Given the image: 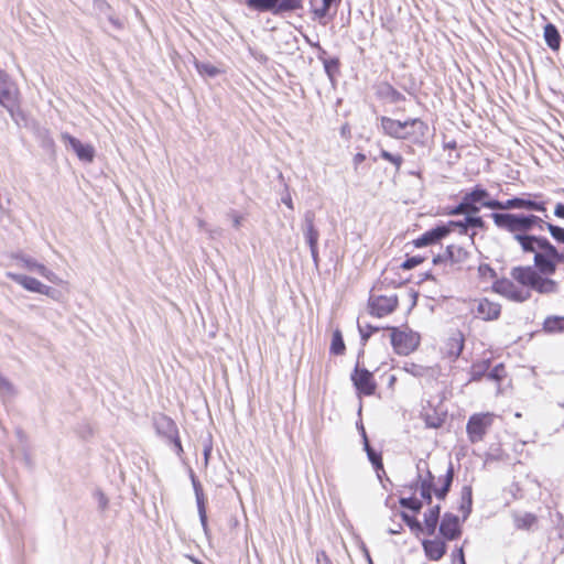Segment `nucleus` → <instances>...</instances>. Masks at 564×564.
Wrapping results in <instances>:
<instances>
[{
  "label": "nucleus",
  "mask_w": 564,
  "mask_h": 564,
  "mask_svg": "<svg viewBox=\"0 0 564 564\" xmlns=\"http://www.w3.org/2000/svg\"><path fill=\"white\" fill-rule=\"evenodd\" d=\"M440 532L449 541L458 539L462 534L458 517L445 513L440 525Z\"/></svg>",
  "instance_id": "obj_15"
},
{
  "label": "nucleus",
  "mask_w": 564,
  "mask_h": 564,
  "mask_svg": "<svg viewBox=\"0 0 564 564\" xmlns=\"http://www.w3.org/2000/svg\"><path fill=\"white\" fill-rule=\"evenodd\" d=\"M416 468L417 470L421 473L422 470H426V477L422 479L421 475H419V478L421 479V481H427L430 482L431 485V488H433V481H434V476L432 475V473L427 469V464L425 462H419V464L416 465Z\"/></svg>",
  "instance_id": "obj_43"
},
{
  "label": "nucleus",
  "mask_w": 564,
  "mask_h": 564,
  "mask_svg": "<svg viewBox=\"0 0 564 564\" xmlns=\"http://www.w3.org/2000/svg\"><path fill=\"white\" fill-rule=\"evenodd\" d=\"M315 214L307 210L304 215L303 234L308 247H317L319 232L314 225Z\"/></svg>",
  "instance_id": "obj_18"
},
{
  "label": "nucleus",
  "mask_w": 564,
  "mask_h": 564,
  "mask_svg": "<svg viewBox=\"0 0 564 564\" xmlns=\"http://www.w3.org/2000/svg\"><path fill=\"white\" fill-rule=\"evenodd\" d=\"M449 228L451 227H457L459 228V231L462 234H467V230H468V226H465L464 224V220L462 221H449V224L447 225Z\"/></svg>",
  "instance_id": "obj_53"
},
{
  "label": "nucleus",
  "mask_w": 564,
  "mask_h": 564,
  "mask_svg": "<svg viewBox=\"0 0 564 564\" xmlns=\"http://www.w3.org/2000/svg\"><path fill=\"white\" fill-rule=\"evenodd\" d=\"M247 6L258 11H270L275 14V0H247Z\"/></svg>",
  "instance_id": "obj_31"
},
{
  "label": "nucleus",
  "mask_w": 564,
  "mask_h": 564,
  "mask_svg": "<svg viewBox=\"0 0 564 564\" xmlns=\"http://www.w3.org/2000/svg\"><path fill=\"white\" fill-rule=\"evenodd\" d=\"M362 437H364V446H365V451L368 453V451H369V449H373V448L370 446V444H369V442H368V438H367V436H366V432H365V430H362Z\"/></svg>",
  "instance_id": "obj_62"
},
{
  "label": "nucleus",
  "mask_w": 564,
  "mask_h": 564,
  "mask_svg": "<svg viewBox=\"0 0 564 564\" xmlns=\"http://www.w3.org/2000/svg\"><path fill=\"white\" fill-rule=\"evenodd\" d=\"M18 88L8 74L0 69V106L6 108L18 126L28 127L24 113L17 108Z\"/></svg>",
  "instance_id": "obj_3"
},
{
  "label": "nucleus",
  "mask_w": 564,
  "mask_h": 564,
  "mask_svg": "<svg viewBox=\"0 0 564 564\" xmlns=\"http://www.w3.org/2000/svg\"><path fill=\"white\" fill-rule=\"evenodd\" d=\"M475 314L484 321L497 319L500 315V305L487 299L478 301Z\"/></svg>",
  "instance_id": "obj_17"
},
{
  "label": "nucleus",
  "mask_w": 564,
  "mask_h": 564,
  "mask_svg": "<svg viewBox=\"0 0 564 564\" xmlns=\"http://www.w3.org/2000/svg\"><path fill=\"white\" fill-rule=\"evenodd\" d=\"M495 290L503 295L505 297L516 301V302H524L530 299L531 293L529 290L518 286L512 281L502 279L497 281L495 284Z\"/></svg>",
  "instance_id": "obj_8"
},
{
  "label": "nucleus",
  "mask_w": 564,
  "mask_h": 564,
  "mask_svg": "<svg viewBox=\"0 0 564 564\" xmlns=\"http://www.w3.org/2000/svg\"><path fill=\"white\" fill-rule=\"evenodd\" d=\"M107 503H108L107 498L104 496V494H100V498H99L100 508L105 509L107 507Z\"/></svg>",
  "instance_id": "obj_64"
},
{
  "label": "nucleus",
  "mask_w": 564,
  "mask_h": 564,
  "mask_svg": "<svg viewBox=\"0 0 564 564\" xmlns=\"http://www.w3.org/2000/svg\"><path fill=\"white\" fill-rule=\"evenodd\" d=\"M454 478V470L452 464L449 465L446 475L443 478V486L441 488H431L430 482L421 481L420 494L421 497L427 502H432V491L434 490L435 496L438 499H444L449 491L451 485Z\"/></svg>",
  "instance_id": "obj_7"
},
{
  "label": "nucleus",
  "mask_w": 564,
  "mask_h": 564,
  "mask_svg": "<svg viewBox=\"0 0 564 564\" xmlns=\"http://www.w3.org/2000/svg\"><path fill=\"white\" fill-rule=\"evenodd\" d=\"M400 505L413 511H419L422 508V502L415 498H401Z\"/></svg>",
  "instance_id": "obj_40"
},
{
  "label": "nucleus",
  "mask_w": 564,
  "mask_h": 564,
  "mask_svg": "<svg viewBox=\"0 0 564 564\" xmlns=\"http://www.w3.org/2000/svg\"><path fill=\"white\" fill-rule=\"evenodd\" d=\"M456 552H457V557H458L459 564H462L463 562H466L463 547L457 549Z\"/></svg>",
  "instance_id": "obj_63"
},
{
  "label": "nucleus",
  "mask_w": 564,
  "mask_h": 564,
  "mask_svg": "<svg viewBox=\"0 0 564 564\" xmlns=\"http://www.w3.org/2000/svg\"><path fill=\"white\" fill-rule=\"evenodd\" d=\"M440 506H435L431 508L427 512L424 514V523L427 534L433 535L435 533L437 522L440 519Z\"/></svg>",
  "instance_id": "obj_24"
},
{
  "label": "nucleus",
  "mask_w": 564,
  "mask_h": 564,
  "mask_svg": "<svg viewBox=\"0 0 564 564\" xmlns=\"http://www.w3.org/2000/svg\"><path fill=\"white\" fill-rule=\"evenodd\" d=\"M37 274H41L42 276L46 278L47 281L51 283H58V281H63L55 273L40 264H37Z\"/></svg>",
  "instance_id": "obj_41"
},
{
  "label": "nucleus",
  "mask_w": 564,
  "mask_h": 564,
  "mask_svg": "<svg viewBox=\"0 0 564 564\" xmlns=\"http://www.w3.org/2000/svg\"><path fill=\"white\" fill-rule=\"evenodd\" d=\"M463 199L467 203V208L470 214H477L479 212V205L487 207L486 203L491 200L489 198V193L479 186H476L471 192L466 193Z\"/></svg>",
  "instance_id": "obj_12"
},
{
  "label": "nucleus",
  "mask_w": 564,
  "mask_h": 564,
  "mask_svg": "<svg viewBox=\"0 0 564 564\" xmlns=\"http://www.w3.org/2000/svg\"><path fill=\"white\" fill-rule=\"evenodd\" d=\"M543 329L546 333H564V316H549L543 323Z\"/></svg>",
  "instance_id": "obj_26"
},
{
  "label": "nucleus",
  "mask_w": 564,
  "mask_h": 564,
  "mask_svg": "<svg viewBox=\"0 0 564 564\" xmlns=\"http://www.w3.org/2000/svg\"><path fill=\"white\" fill-rule=\"evenodd\" d=\"M486 205H487V208H490V209H500V210L518 209V197L507 199L506 202L491 199L490 202L486 203Z\"/></svg>",
  "instance_id": "obj_30"
},
{
  "label": "nucleus",
  "mask_w": 564,
  "mask_h": 564,
  "mask_svg": "<svg viewBox=\"0 0 564 564\" xmlns=\"http://www.w3.org/2000/svg\"><path fill=\"white\" fill-rule=\"evenodd\" d=\"M492 423V415L490 413H478L469 417L466 432L471 443H477L484 440L488 427Z\"/></svg>",
  "instance_id": "obj_5"
},
{
  "label": "nucleus",
  "mask_w": 564,
  "mask_h": 564,
  "mask_svg": "<svg viewBox=\"0 0 564 564\" xmlns=\"http://www.w3.org/2000/svg\"><path fill=\"white\" fill-rule=\"evenodd\" d=\"M109 22H110L113 26H116V28H118V29H120V28L122 26L121 21H120L119 19H117V18L111 17V15L109 17Z\"/></svg>",
  "instance_id": "obj_61"
},
{
  "label": "nucleus",
  "mask_w": 564,
  "mask_h": 564,
  "mask_svg": "<svg viewBox=\"0 0 564 564\" xmlns=\"http://www.w3.org/2000/svg\"><path fill=\"white\" fill-rule=\"evenodd\" d=\"M451 232L448 226L442 225L425 231L422 236L413 241L417 248L437 243Z\"/></svg>",
  "instance_id": "obj_13"
},
{
  "label": "nucleus",
  "mask_w": 564,
  "mask_h": 564,
  "mask_svg": "<svg viewBox=\"0 0 564 564\" xmlns=\"http://www.w3.org/2000/svg\"><path fill=\"white\" fill-rule=\"evenodd\" d=\"M423 549L431 561H438L446 553V544L440 539L423 541Z\"/></svg>",
  "instance_id": "obj_19"
},
{
  "label": "nucleus",
  "mask_w": 564,
  "mask_h": 564,
  "mask_svg": "<svg viewBox=\"0 0 564 564\" xmlns=\"http://www.w3.org/2000/svg\"><path fill=\"white\" fill-rule=\"evenodd\" d=\"M154 426L158 434L167 437L174 444L177 455H181L183 447L177 436V427L174 421L166 415L160 414L154 417Z\"/></svg>",
  "instance_id": "obj_6"
},
{
  "label": "nucleus",
  "mask_w": 564,
  "mask_h": 564,
  "mask_svg": "<svg viewBox=\"0 0 564 564\" xmlns=\"http://www.w3.org/2000/svg\"><path fill=\"white\" fill-rule=\"evenodd\" d=\"M0 392L3 394H10L12 392L11 383L2 376H0Z\"/></svg>",
  "instance_id": "obj_49"
},
{
  "label": "nucleus",
  "mask_w": 564,
  "mask_h": 564,
  "mask_svg": "<svg viewBox=\"0 0 564 564\" xmlns=\"http://www.w3.org/2000/svg\"><path fill=\"white\" fill-rule=\"evenodd\" d=\"M62 139L64 141L65 147L74 151L80 161L86 163L93 162L95 158V149L93 145L88 143H83L78 139L68 133H63Z\"/></svg>",
  "instance_id": "obj_10"
},
{
  "label": "nucleus",
  "mask_w": 564,
  "mask_h": 564,
  "mask_svg": "<svg viewBox=\"0 0 564 564\" xmlns=\"http://www.w3.org/2000/svg\"><path fill=\"white\" fill-rule=\"evenodd\" d=\"M512 517L514 527L520 530H528L536 522V517L529 512H514Z\"/></svg>",
  "instance_id": "obj_25"
},
{
  "label": "nucleus",
  "mask_w": 564,
  "mask_h": 564,
  "mask_svg": "<svg viewBox=\"0 0 564 564\" xmlns=\"http://www.w3.org/2000/svg\"><path fill=\"white\" fill-rule=\"evenodd\" d=\"M330 351L334 355H343L345 351V343L339 330H335L332 337Z\"/></svg>",
  "instance_id": "obj_32"
},
{
  "label": "nucleus",
  "mask_w": 564,
  "mask_h": 564,
  "mask_svg": "<svg viewBox=\"0 0 564 564\" xmlns=\"http://www.w3.org/2000/svg\"><path fill=\"white\" fill-rule=\"evenodd\" d=\"M452 215H462L465 214L466 216L470 214L469 209L467 208V203L462 199V202L451 212Z\"/></svg>",
  "instance_id": "obj_47"
},
{
  "label": "nucleus",
  "mask_w": 564,
  "mask_h": 564,
  "mask_svg": "<svg viewBox=\"0 0 564 564\" xmlns=\"http://www.w3.org/2000/svg\"><path fill=\"white\" fill-rule=\"evenodd\" d=\"M464 224L468 228H484L485 226L482 218L476 216V214H468L464 219Z\"/></svg>",
  "instance_id": "obj_38"
},
{
  "label": "nucleus",
  "mask_w": 564,
  "mask_h": 564,
  "mask_svg": "<svg viewBox=\"0 0 564 564\" xmlns=\"http://www.w3.org/2000/svg\"><path fill=\"white\" fill-rule=\"evenodd\" d=\"M488 362L473 365L470 369V381L479 380L488 370Z\"/></svg>",
  "instance_id": "obj_37"
},
{
  "label": "nucleus",
  "mask_w": 564,
  "mask_h": 564,
  "mask_svg": "<svg viewBox=\"0 0 564 564\" xmlns=\"http://www.w3.org/2000/svg\"><path fill=\"white\" fill-rule=\"evenodd\" d=\"M478 271L481 275L494 274V270L489 264H480Z\"/></svg>",
  "instance_id": "obj_54"
},
{
  "label": "nucleus",
  "mask_w": 564,
  "mask_h": 564,
  "mask_svg": "<svg viewBox=\"0 0 564 564\" xmlns=\"http://www.w3.org/2000/svg\"><path fill=\"white\" fill-rule=\"evenodd\" d=\"M302 8V0H275V14Z\"/></svg>",
  "instance_id": "obj_29"
},
{
  "label": "nucleus",
  "mask_w": 564,
  "mask_h": 564,
  "mask_svg": "<svg viewBox=\"0 0 564 564\" xmlns=\"http://www.w3.org/2000/svg\"><path fill=\"white\" fill-rule=\"evenodd\" d=\"M340 1L341 0H322V2H323L322 7L312 10L314 19L317 20L322 24H326V22H324L323 19L327 17L330 8L333 6H338L340 3Z\"/></svg>",
  "instance_id": "obj_28"
},
{
  "label": "nucleus",
  "mask_w": 564,
  "mask_h": 564,
  "mask_svg": "<svg viewBox=\"0 0 564 564\" xmlns=\"http://www.w3.org/2000/svg\"><path fill=\"white\" fill-rule=\"evenodd\" d=\"M424 258L420 257V256H413V257H410L408 258L402 264H401V268L402 269H405V270H411L415 267H417L419 264H421L423 262Z\"/></svg>",
  "instance_id": "obj_42"
},
{
  "label": "nucleus",
  "mask_w": 564,
  "mask_h": 564,
  "mask_svg": "<svg viewBox=\"0 0 564 564\" xmlns=\"http://www.w3.org/2000/svg\"><path fill=\"white\" fill-rule=\"evenodd\" d=\"M544 40L550 48L556 51L561 45V35L555 25L549 23L544 26Z\"/></svg>",
  "instance_id": "obj_23"
},
{
  "label": "nucleus",
  "mask_w": 564,
  "mask_h": 564,
  "mask_svg": "<svg viewBox=\"0 0 564 564\" xmlns=\"http://www.w3.org/2000/svg\"><path fill=\"white\" fill-rule=\"evenodd\" d=\"M311 256L314 261V263L318 264V248L317 247H310Z\"/></svg>",
  "instance_id": "obj_57"
},
{
  "label": "nucleus",
  "mask_w": 564,
  "mask_h": 564,
  "mask_svg": "<svg viewBox=\"0 0 564 564\" xmlns=\"http://www.w3.org/2000/svg\"><path fill=\"white\" fill-rule=\"evenodd\" d=\"M53 285H46L37 281V294L46 295L56 302H62L67 293V285L64 281L58 283H52Z\"/></svg>",
  "instance_id": "obj_16"
},
{
  "label": "nucleus",
  "mask_w": 564,
  "mask_h": 564,
  "mask_svg": "<svg viewBox=\"0 0 564 564\" xmlns=\"http://www.w3.org/2000/svg\"><path fill=\"white\" fill-rule=\"evenodd\" d=\"M338 67L337 59H326L324 61V68L328 76H332V70Z\"/></svg>",
  "instance_id": "obj_50"
},
{
  "label": "nucleus",
  "mask_w": 564,
  "mask_h": 564,
  "mask_svg": "<svg viewBox=\"0 0 564 564\" xmlns=\"http://www.w3.org/2000/svg\"><path fill=\"white\" fill-rule=\"evenodd\" d=\"M468 251L458 245L447 246L444 254H438L433 259V263L437 264L442 261H449L452 264L464 263L468 259Z\"/></svg>",
  "instance_id": "obj_14"
},
{
  "label": "nucleus",
  "mask_w": 564,
  "mask_h": 564,
  "mask_svg": "<svg viewBox=\"0 0 564 564\" xmlns=\"http://www.w3.org/2000/svg\"><path fill=\"white\" fill-rule=\"evenodd\" d=\"M381 128L386 134L395 139H408L412 135L424 137L427 131V126L420 119L399 121L382 117Z\"/></svg>",
  "instance_id": "obj_2"
},
{
  "label": "nucleus",
  "mask_w": 564,
  "mask_h": 564,
  "mask_svg": "<svg viewBox=\"0 0 564 564\" xmlns=\"http://www.w3.org/2000/svg\"><path fill=\"white\" fill-rule=\"evenodd\" d=\"M380 158L392 163L395 166V170L399 171L402 163L403 158L400 154H392L389 151L381 149L380 151Z\"/></svg>",
  "instance_id": "obj_35"
},
{
  "label": "nucleus",
  "mask_w": 564,
  "mask_h": 564,
  "mask_svg": "<svg viewBox=\"0 0 564 564\" xmlns=\"http://www.w3.org/2000/svg\"><path fill=\"white\" fill-rule=\"evenodd\" d=\"M227 216L230 218L232 226L235 228H239L241 226L242 216L239 215L237 212L231 210L227 214Z\"/></svg>",
  "instance_id": "obj_48"
},
{
  "label": "nucleus",
  "mask_w": 564,
  "mask_h": 564,
  "mask_svg": "<svg viewBox=\"0 0 564 564\" xmlns=\"http://www.w3.org/2000/svg\"><path fill=\"white\" fill-rule=\"evenodd\" d=\"M191 477H192V482H193V487L195 490L199 519H200L203 527L205 528L207 524V516H206V509H205V497H204L203 489H202L199 481L196 479V477L193 474Z\"/></svg>",
  "instance_id": "obj_20"
},
{
  "label": "nucleus",
  "mask_w": 564,
  "mask_h": 564,
  "mask_svg": "<svg viewBox=\"0 0 564 564\" xmlns=\"http://www.w3.org/2000/svg\"><path fill=\"white\" fill-rule=\"evenodd\" d=\"M554 215L558 218H564V204L557 203L554 209Z\"/></svg>",
  "instance_id": "obj_55"
},
{
  "label": "nucleus",
  "mask_w": 564,
  "mask_h": 564,
  "mask_svg": "<svg viewBox=\"0 0 564 564\" xmlns=\"http://www.w3.org/2000/svg\"><path fill=\"white\" fill-rule=\"evenodd\" d=\"M358 329H359L361 339L365 343L368 340V338L371 336L372 333L378 332L380 328L371 326L369 324L362 325V324L358 323Z\"/></svg>",
  "instance_id": "obj_39"
},
{
  "label": "nucleus",
  "mask_w": 564,
  "mask_h": 564,
  "mask_svg": "<svg viewBox=\"0 0 564 564\" xmlns=\"http://www.w3.org/2000/svg\"><path fill=\"white\" fill-rule=\"evenodd\" d=\"M351 381L357 391L361 394L372 395L376 391L377 384L373 380V376L365 368L357 366L351 375Z\"/></svg>",
  "instance_id": "obj_9"
},
{
  "label": "nucleus",
  "mask_w": 564,
  "mask_h": 564,
  "mask_svg": "<svg viewBox=\"0 0 564 564\" xmlns=\"http://www.w3.org/2000/svg\"><path fill=\"white\" fill-rule=\"evenodd\" d=\"M404 522L412 529V530H422L421 523L414 518L406 513L402 514Z\"/></svg>",
  "instance_id": "obj_45"
},
{
  "label": "nucleus",
  "mask_w": 564,
  "mask_h": 564,
  "mask_svg": "<svg viewBox=\"0 0 564 564\" xmlns=\"http://www.w3.org/2000/svg\"><path fill=\"white\" fill-rule=\"evenodd\" d=\"M538 195L528 194L523 197H518V209L533 210L545 213V203L533 199L532 197H536Z\"/></svg>",
  "instance_id": "obj_21"
},
{
  "label": "nucleus",
  "mask_w": 564,
  "mask_h": 564,
  "mask_svg": "<svg viewBox=\"0 0 564 564\" xmlns=\"http://www.w3.org/2000/svg\"><path fill=\"white\" fill-rule=\"evenodd\" d=\"M196 68L199 74L207 75L208 77H215L219 74V69L209 63H197Z\"/></svg>",
  "instance_id": "obj_36"
},
{
  "label": "nucleus",
  "mask_w": 564,
  "mask_h": 564,
  "mask_svg": "<svg viewBox=\"0 0 564 564\" xmlns=\"http://www.w3.org/2000/svg\"><path fill=\"white\" fill-rule=\"evenodd\" d=\"M210 453H212V446L210 445H206L204 447V464H205V466H207V464H208V459H209Z\"/></svg>",
  "instance_id": "obj_58"
},
{
  "label": "nucleus",
  "mask_w": 564,
  "mask_h": 564,
  "mask_svg": "<svg viewBox=\"0 0 564 564\" xmlns=\"http://www.w3.org/2000/svg\"><path fill=\"white\" fill-rule=\"evenodd\" d=\"M13 267H17L18 269H24L28 271H32L35 267V262L31 258H25L24 256H14L12 258Z\"/></svg>",
  "instance_id": "obj_34"
},
{
  "label": "nucleus",
  "mask_w": 564,
  "mask_h": 564,
  "mask_svg": "<svg viewBox=\"0 0 564 564\" xmlns=\"http://www.w3.org/2000/svg\"><path fill=\"white\" fill-rule=\"evenodd\" d=\"M367 456H368L369 460L371 462V464L377 469L382 468V459H381V455L379 453H377L375 449H369L367 453Z\"/></svg>",
  "instance_id": "obj_44"
},
{
  "label": "nucleus",
  "mask_w": 564,
  "mask_h": 564,
  "mask_svg": "<svg viewBox=\"0 0 564 564\" xmlns=\"http://www.w3.org/2000/svg\"><path fill=\"white\" fill-rule=\"evenodd\" d=\"M464 348V338L460 333L451 337L447 341V354L451 357L457 358Z\"/></svg>",
  "instance_id": "obj_27"
},
{
  "label": "nucleus",
  "mask_w": 564,
  "mask_h": 564,
  "mask_svg": "<svg viewBox=\"0 0 564 564\" xmlns=\"http://www.w3.org/2000/svg\"><path fill=\"white\" fill-rule=\"evenodd\" d=\"M316 564H333L330 558L324 551L316 552Z\"/></svg>",
  "instance_id": "obj_51"
},
{
  "label": "nucleus",
  "mask_w": 564,
  "mask_h": 564,
  "mask_svg": "<svg viewBox=\"0 0 564 564\" xmlns=\"http://www.w3.org/2000/svg\"><path fill=\"white\" fill-rule=\"evenodd\" d=\"M283 204H285L290 209H293V202L290 194H286L282 197Z\"/></svg>",
  "instance_id": "obj_59"
},
{
  "label": "nucleus",
  "mask_w": 564,
  "mask_h": 564,
  "mask_svg": "<svg viewBox=\"0 0 564 564\" xmlns=\"http://www.w3.org/2000/svg\"><path fill=\"white\" fill-rule=\"evenodd\" d=\"M505 367L502 365L496 366L489 373L488 378L491 380H500L503 376Z\"/></svg>",
  "instance_id": "obj_46"
},
{
  "label": "nucleus",
  "mask_w": 564,
  "mask_h": 564,
  "mask_svg": "<svg viewBox=\"0 0 564 564\" xmlns=\"http://www.w3.org/2000/svg\"><path fill=\"white\" fill-rule=\"evenodd\" d=\"M491 218L495 225L510 234L520 245L524 253H533L534 267H516L511 270V278L524 288L540 294H553L558 291L556 281L549 278L556 271V267L564 262V253L543 236L530 235L534 228H546L552 238L564 245V228L545 221L533 214L494 213Z\"/></svg>",
  "instance_id": "obj_1"
},
{
  "label": "nucleus",
  "mask_w": 564,
  "mask_h": 564,
  "mask_svg": "<svg viewBox=\"0 0 564 564\" xmlns=\"http://www.w3.org/2000/svg\"><path fill=\"white\" fill-rule=\"evenodd\" d=\"M109 22H110L113 26H116V28H118V29H120V28L122 26L121 21H120L119 19H117V18L111 17V15L109 17Z\"/></svg>",
  "instance_id": "obj_60"
},
{
  "label": "nucleus",
  "mask_w": 564,
  "mask_h": 564,
  "mask_svg": "<svg viewBox=\"0 0 564 564\" xmlns=\"http://www.w3.org/2000/svg\"><path fill=\"white\" fill-rule=\"evenodd\" d=\"M391 344L397 354L406 356L417 348L420 344L417 334L397 328H391Z\"/></svg>",
  "instance_id": "obj_4"
},
{
  "label": "nucleus",
  "mask_w": 564,
  "mask_h": 564,
  "mask_svg": "<svg viewBox=\"0 0 564 564\" xmlns=\"http://www.w3.org/2000/svg\"><path fill=\"white\" fill-rule=\"evenodd\" d=\"M462 506L460 510L464 512V518H467V516L471 511V488L466 486L463 488L462 491Z\"/></svg>",
  "instance_id": "obj_33"
},
{
  "label": "nucleus",
  "mask_w": 564,
  "mask_h": 564,
  "mask_svg": "<svg viewBox=\"0 0 564 564\" xmlns=\"http://www.w3.org/2000/svg\"><path fill=\"white\" fill-rule=\"evenodd\" d=\"M366 160V155L364 153H357L355 156H354V165H355V169L358 167L359 164H361L364 161Z\"/></svg>",
  "instance_id": "obj_56"
},
{
  "label": "nucleus",
  "mask_w": 564,
  "mask_h": 564,
  "mask_svg": "<svg viewBox=\"0 0 564 564\" xmlns=\"http://www.w3.org/2000/svg\"><path fill=\"white\" fill-rule=\"evenodd\" d=\"M7 276L28 291L35 292V279L19 271H8Z\"/></svg>",
  "instance_id": "obj_22"
},
{
  "label": "nucleus",
  "mask_w": 564,
  "mask_h": 564,
  "mask_svg": "<svg viewBox=\"0 0 564 564\" xmlns=\"http://www.w3.org/2000/svg\"><path fill=\"white\" fill-rule=\"evenodd\" d=\"M404 369H405V371H408L416 377L422 376V373H423L422 367L416 366L414 364H411L409 367H405Z\"/></svg>",
  "instance_id": "obj_52"
},
{
  "label": "nucleus",
  "mask_w": 564,
  "mask_h": 564,
  "mask_svg": "<svg viewBox=\"0 0 564 564\" xmlns=\"http://www.w3.org/2000/svg\"><path fill=\"white\" fill-rule=\"evenodd\" d=\"M398 306L395 296H372L369 300V310L371 315L383 317L392 313Z\"/></svg>",
  "instance_id": "obj_11"
}]
</instances>
